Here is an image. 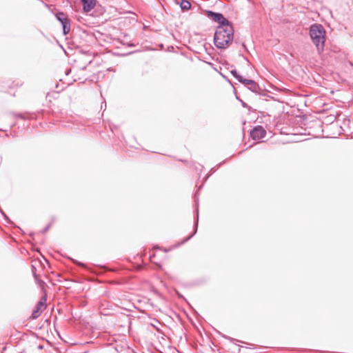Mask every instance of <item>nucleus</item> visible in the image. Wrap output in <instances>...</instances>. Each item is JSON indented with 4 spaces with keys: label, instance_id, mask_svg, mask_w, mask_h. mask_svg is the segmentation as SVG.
<instances>
[{
    "label": "nucleus",
    "instance_id": "nucleus-1",
    "mask_svg": "<svg viewBox=\"0 0 353 353\" xmlns=\"http://www.w3.org/2000/svg\"><path fill=\"white\" fill-rule=\"evenodd\" d=\"M234 27L232 23L223 26H217L214 35V44L218 49H226L234 40Z\"/></svg>",
    "mask_w": 353,
    "mask_h": 353
},
{
    "label": "nucleus",
    "instance_id": "nucleus-2",
    "mask_svg": "<svg viewBox=\"0 0 353 353\" xmlns=\"http://www.w3.org/2000/svg\"><path fill=\"white\" fill-rule=\"evenodd\" d=\"M310 37L319 54L324 51L326 31L322 24L313 23L309 28Z\"/></svg>",
    "mask_w": 353,
    "mask_h": 353
},
{
    "label": "nucleus",
    "instance_id": "nucleus-3",
    "mask_svg": "<svg viewBox=\"0 0 353 353\" xmlns=\"http://www.w3.org/2000/svg\"><path fill=\"white\" fill-rule=\"evenodd\" d=\"M56 19L61 23L63 35H67L70 31L71 20L63 12H57L54 14Z\"/></svg>",
    "mask_w": 353,
    "mask_h": 353
},
{
    "label": "nucleus",
    "instance_id": "nucleus-4",
    "mask_svg": "<svg viewBox=\"0 0 353 353\" xmlns=\"http://www.w3.org/2000/svg\"><path fill=\"white\" fill-rule=\"evenodd\" d=\"M242 83L247 87L251 92L260 96H268L265 90H264L255 81L252 79H245Z\"/></svg>",
    "mask_w": 353,
    "mask_h": 353
},
{
    "label": "nucleus",
    "instance_id": "nucleus-5",
    "mask_svg": "<svg viewBox=\"0 0 353 353\" xmlns=\"http://www.w3.org/2000/svg\"><path fill=\"white\" fill-rule=\"evenodd\" d=\"M206 15L208 18L219 23L218 26H223L231 24L222 13L214 12L212 10H206Z\"/></svg>",
    "mask_w": 353,
    "mask_h": 353
},
{
    "label": "nucleus",
    "instance_id": "nucleus-6",
    "mask_svg": "<svg viewBox=\"0 0 353 353\" xmlns=\"http://www.w3.org/2000/svg\"><path fill=\"white\" fill-rule=\"evenodd\" d=\"M46 295L42 296L39 301L37 302L31 314L32 319H37L46 307Z\"/></svg>",
    "mask_w": 353,
    "mask_h": 353
},
{
    "label": "nucleus",
    "instance_id": "nucleus-7",
    "mask_svg": "<svg viewBox=\"0 0 353 353\" xmlns=\"http://www.w3.org/2000/svg\"><path fill=\"white\" fill-rule=\"evenodd\" d=\"M250 136L253 140H259L266 136V130L263 126L256 125L250 130Z\"/></svg>",
    "mask_w": 353,
    "mask_h": 353
},
{
    "label": "nucleus",
    "instance_id": "nucleus-8",
    "mask_svg": "<svg viewBox=\"0 0 353 353\" xmlns=\"http://www.w3.org/2000/svg\"><path fill=\"white\" fill-rule=\"evenodd\" d=\"M83 4V12L88 13L91 11L97 3V0H80Z\"/></svg>",
    "mask_w": 353,
    "mask_h": 353
},
{
    "label": "nucleus",
    "instance_id": "nucleus-9",
    "mask_svg": "<svg viewBox=\"0 0 353 353\" xmlns=\"http://www.w3.org/2000/svg\"><path fill=\"white\" fill-rule=\"evenodd\" d=\"M198 223H199V210L197 208L196 210V216H195V219H194V232L190 235H189L188 236L185 238L183 240V241L181 243V244L185 243V242L189 241L191 238H192L195 235V234L196 233L197 230H198Z\"/></svg>",
    "mask_w": 353,
    "mask_h": 353
},
{
    "label": "nucleus",
    "instance_id": "nucleus-10",
    "mask_svg": "<svg viewBox=\"0 0 353 353\" xmlns=\"http://www.w3.org/2000/svg\"><path fill=\"white\" fill-rule=\"evenodd\" d=\"M180 8L182 11H188L191 8V3L188 0H181L180 3Z\"/></svg>",
    "mask_w": 353,
    "mask_h": 353
},
{
    "label": "nucleus",
    "instance_id": "nucleus-11",
    "mask_svg": "<svg viewBox=\"0 0 353 353\" xmlns=\"http://www.w3.org/2000/svg\"><path fill=\"white\" fill-rule=\"evenodd\" d=\"M230 73L236 79H237L241 83L245 79L243 76L239 74L236 69H232V70H230Z\"/></svg>",
    "mask_w": 353,
    "mask_h": 353
},
{
    "label": "nucleus",
    "instance_id": "nucleus-12",
    "mask_svg": "<svg viewBox=\"0 0 353 353\" xmlns=\"http://www.w3.org/2000/svg\"><path fill=\"white\" fill-rule=\"evenodd\" d=\"M31 271H32L34 279L38 283H39V284L44 283V282L43 281L39 279V275L36 272L37 268L34 265H31Z\"/></svg>",
    "mask_w": 353,
    "mask_h": 353
},
{
    "label": "nucleus",
    "instance_id": "nucleus-13",
    "mask_svg": "<svg viewBox=\"0 0 353 353\" xmlns=\"http://www.w3.org/2000/svg\"><path fill=\"white\" fill-rule=\"evenodd\" d=\"M220 334L221 335V336H222V337H223V338H225V339H228V341H230V342H232V343H234L235 342H240V341H239V340H237V339H234V338H232V337H230V336H227V335H225V334H221V333H220Z\"/></svg>",
    "mask_w": 353,
    "mask_h": 353
},
{
    "label": "nucleus",
    "instance_id": "nucleus-14",
    "mask_svg": "<svg viewBox=\"0 0 353 353\" xmlns=\"http://www.w3.org/2000/svg\"><path fill=\"white\" fill-rule=\"evenodd\" d=\"M72 261H73V263L74 264L77 265L78 266H80V267L83 268H87V265L85 263H82V262L78 261H77L75 259H72Z\"/></svg>",
    "mask_w": 353,
    "mask_h": 353
},
{
    "label": "nucleus",
    "instance_id": "nucleus-15",
    "mask_svg": "<svg viewBox=\"0 0 353 353\" xmlns=\"http://www.w3.org/2000/svg\"><path fill=\"white\" fill-rule=\"evenodd\" d=\"M52 223H48L43 230L40 231V232L44 234L46 233L51 227Z\"/></svg>",
    "mask_w": 353,
    "mask_h": 353
},
{
    "label": "nucleus",
    "instance_id": "nucleus-16",
    "mask_svg": "<svg viewBox=\"0 0 353 353\" xmlns=\"http://www.w3.org/2000/svg\"><path fill=\"white\" fill-rule=\"evenodd\" d=\"M2 214H3V218H4L5 221L8 223H9V224H12L13 223L12 221L10 219V218L5 213L2 212Z\"/></svg>",
    "mask_w": 353,
    "mask_h": 353
},
{
    "label": "nucleus",
    "instance_id": "nucleus-17",
    "mask_svg": "<svg viewBox=\"0 0 353 353\" xmlns=\"http://www.w3.org/2000/svg\"><path fill=\"white\" fill-rule=\"evenodd\" d=\"M16 118H20L21 119H26V117L21 113H14Z\"/></svg>",
    "mask_w": 353,
    "mask_h": 353
},
{
    "label": "nucleus",
    "instance_id": "nucleus-18",
    "mask_svg": "<svg viewBox=\"0 0 353 353\" xmlns=\"http://www.w3.org/2000/svg\"><path fill=\"white\" fill-rule=\"evenodd\" d=\"M240 102L243 108H249L248 105L244 102L243 100H240Z\"/></svg>",
    "mask_w": 353,
    "mask_h": 353
},
{
    "label": "nucleus",
    "instance_id": "nucleus-19",
    "mask_svg": "<svg viewBox=\"0 0 353 353\" xmlns=\"http://www.w3.org/2000/svg\"><path fill=\"white\" fill-rule=\"evenodd\" d=\"M83 53L84 54H88V55H91V52L90 51H82Z\"/></svg>",
    "mask_w": 353,
    "mask_h": 353
},
{
    "label": "nucleus",
    "instance_id": "nucleus-20",
    "mask_svg": "<svg viewBox=\"0 0 353 353\" xmlns=\"http://www.w3.org/2000/svg\"><path fill=\"white\" fill-rule=\"evenodd\" d=\"M235 94H236V92L234 91ZM236 99L240 101L241 100L237 95H236Z\"/></svg>",
    "mask_w": 353,
    "mask_h": 353
},
{
    "label": "nucleus",
    "instance_id": "nucleus-21",
    "mask_svg": "<svg viewBox=\"0 0 353 353\" xmlns=\"http://www.w3.org/2000/svg\"><path fill=\"white\" fill-rule=\"evenodd\" d=\"M103 107H105V108L106 107V103H105L104 105H103V104L101 105V108H103Z\"/></svg>",
    "mask_w": 353,
    "mask_h": 353
},
{
    "label": "nucleus",
    "instance_id": "nucleus-22",
    "mask_svg": "<svg viewBox=\"0 0 353 353\" xmlns=\"http://www.w3.org/2000/svg\"><path fill=\"white\" fill-rule=\"evenodd\" d=\"M103 107H105V108L106 107V103H105L104 105H103V104L101 105V108H103Z\"/></svg>",
    "mask_w": 353,
    "mask_h": 353
},
{
    "label": "nucleus",
    "instance_id": "nucleus-23",
    "mask_svg": "<svg viewBox=\"0 0 353 353\" xmlns=\"http://www.w3.org/2000/svg\"><path fill=\"white\" fill-rule=\"evenodd\" d=\"M103 107H105V108L106 107V103H105L104 105H103V104L101 105V108H103Z\"/></svg>",
    "mask_w": 353,
    "mask_h": 353
},
{
    "label": "nucleus",
    "instance_id": "nucleus-24",
    "mask_svg": "<svg viewBox=\"0 0 353 353\" xmlns=\"http://www.w3.org/2000/svg\"><path fill=\"white\" fill-rule=\"evenodd\" d=\"M178 295H179V297L184 299L183 295H181V294H178Z\"/></svg>",
    "mask_w": 353,
    "mask_h": 353
},
{
    "label": "nucleus",
    "instance_id": "nucleus-25",
    "mask_svg": "<svg viewBox=\"0 0 353 353\" xmlns=\"http://www.w3.org/2000/svg\"><path fill=\"white\" fill-rule=\"evenodd\" d=\"M242 46H243L244 48H246V46L244 43H242Z\"/></svg>",
    "mask_w": 353,
    "mask_h": 353
},
{
    "label": "nucleus",
    "instance_id": "nucleus-26",
    "mask_svg": "<svg viewBox=\"0 0 353 353\" xmlns=\"http://www.w3.org/2000/svg\"><path fill=\"white\" fill-rule=\"evenodd\" d=\"M39 349H42V348H43V346H42V345H39Z\"/></svg>",
    "mask_w": 353,
    "mask_h": 353
},
{
    "label": "nucleus",
    "instance_id": "nucleus-27",
    "mask_svg": "<svg viewBox=\"0 0 353 353\" xmlns=\"http://www.w3.org/2000/svg\"><path fill=\"white\" fill-rule=\"evenodd\" d=\"M130 46H134V44L130 43Z\"/></svg>",
    "mask_w": 353,
    "mask_h": 353
},
{
    "label": "nucleus",
    "instance_id": "nucleus-28",
    "mask_svg": "<svg viewBox=\"0 0 353 353\" xmlns=\"http://www.w3.org/2000/svg\"><path fill=\"white\" fill-rule=\"evenodd\" d=\"M154 327L157 329V330H159V328L154 325Z\"/></svg>",
    "mask_w": 353,
    "mask_h": 353
}]
</instances>
